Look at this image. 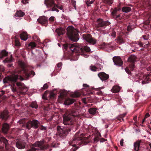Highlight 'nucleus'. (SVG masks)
I'll list each match as a JSON object with an SVG mask.
<instances>
[{
    "label": "nucleus",
    "instance_id": "obj_1",
    "mask_svg": "<svg viewBox=\"0 0 151 151\" xmlns=\"http://www.w3.org/2000/svg\"><path fill=\"white\" fill-rule=\"evenodd\" d=\"M81 135H83V134H80V132H78L75 134L73 140L69 142L70 145L75 147L74 149H76L77 150L81 145H86L89 142L88 139L81 137Z\"/></svg>",
    "mask_w": 151,
    "mask_h": 151
},
{
    "label": "nucleus",
    "instance_id": "obj_2",
    "mask_svg": "<svg viewBox=\"0 0 151 151\" xmlns=\"http://www.w3.org/2000/svg\"><path fill=\"white\" fill-rule=\"evenodd\" d=\"M63 45L65 49L69 47L73 52L79 53L80 55H82L84 52H89L91 51L90 49L87 46H80L77 43L72 44L66 43L63 44Z\"/></svg>",
    "mask_w": 151,
    "mask_h": 151
},
{
    "label": "nucleus",
    "instance_id": "obj_3",
    "mask_svg": "<svg viewBox=\"0 0 151 151\" xmlns=\"http://www.w3.org/2000/svg\"><path fill=\"white\" fill-rule=\"evenodd\" d=\"M78 115L76 109L67 111L63 115V123L65 125H72L73 124L75 119L74 117Z\"/></svg>",
    "mask_w": 151,
    "mask_h": 151
},
{
    "label": "nucleus",
    "instance_id": "obj_4",
    "mask_svg": "<svg viewBox=\"0 0 151 151\" xmlns=\"http://www.w3.org/2000/svg\"><path fill=\"white\" fill-rule=\"evenodd\" d=\"M18 78H20L22 80L24 79L23 78L20 76L17 75H13L6 77L3 79V82L4 83L12 84L13 85H12L11 87V89L12 91L14 93L17 91V89L15 87V84Z\"/></svg>",
    "mask_w": 151,
    "mask_h": 151
},
{
    "label": "nucleus",
    "instance_id": "obj_5",
    "mask_svg": "<svg viewBox=\"0 0 151 151\" xmlns=\"http://www.w3.org/2000/svg\"><path fill=\"white\" fill-rule=\"evenodd\" d=\"M45 141L43 140L35 142L32 145L30 148L27 151H38L39 150H44L48 148L49 145L45 144Z\"/></svg>",
    "mask_w": 151,
    "mask_h": 151
},
{
    "label": "nucleus",
    "instance_id": "obj_6",
    "mask_svg": "<svg viewBox=\"0 0 151 151\" xmlns=\"http://www.w3.org/2000/svg\"><path fill=\"white\" fill-rule=\"evenodd\" d=\"M57 131L56 134L60 137L64 139L70 131V127L58 125L57 127Z\"/></svg>",
    "mask_w": 151,
    "mask_h": 151
},
{
    "label": "nucleus",
    "instance_id": "obj_7",
    "mask_svg": "<svg viewBox=\"0 0 151 151\" xmlns=\"http://www.w3.org/2000/svg\"><path fill=\"white\" fill-rule=\"evenodd\" d=\"M67 34L71 41L76 42L79 39V35L77 30L73 27L69 26L66 29Z\"/></svg>",
    "mask_w": 151,
    "mask_h": 151
},
{
    "label": "nucleus",
    "instance_id": "obj_8",
    "mask_svg": "<svg viewBox=\"0 0 151 151\" xmlns=\"http://www.w3.org/2000/svg\"><path fill=\"white\" fill-rule=\"evenodd\" d=\"M19 65L21 68V74H22V76L26 79H28L29 77H33L35 75L33 71L29 70L25 68V65L24 62H20Z\"/></svg>",
    "mask_w": 151,
    "mask_h": 151
},
{
    "label": "nucleus",
    "instance_id": "obj_9",
    "mask_svg": "<svg viewBox=\"0 0 151 151\" xmlns=\"http://www.w3.org/2000/svg\"><path fill=\"white\" fill-rule=\"evenodd\" d=\"M110 24L111 23L108 21H104L103 19L99 18L97 19L95 24V28L96 30H99L101 28H104Z\"/></svg>",
    "mask_w": 151,
    "mask_h": 151
},
{
    "label": "nucleus",
    "instance_id": "obj_10",
    "mask_svg": "<svg viewBox=\"0 0 151 151\" xmlns=\"http://www.w3.org/2000/svg\"><path fill=\"white\" fill-rule=\"evenodd\" d=\"M44 3L47 7L49 9V11L59 12V10H57L55 9V7L57 5L55 3V0H45Z\"/></svg>",
    "mask_w": 151,
    "mask_h": 151
},
{
    "label": "nucleus",
    "instance_id": "obj_11",
    "mask_svg": "<svg viewBox=\"0 0 151 151\" xmlns=\"http://www.w3.org/2000/svg\"><path fill=\"white\" fill-rule=\"evenodd\" d=\"M40 122L36 119H33L32 120H29L26 123V125H23L24 127L26 126L27 128L30 130L33 127L35 129H36L39 127Z\"/></svg>",
    "mask_w": 151,
    "mask_h": 151
},
{
    "label": "nucleus",
    "instance_id": "obj_12",
    "mask_svg": "<svg viewBox=\"0 0 151 151\" xmlns=\"http://www.w3.org/2000/svg\"><path fill=\"white\" fill-rule=\"evenodd\" d=\"M137 59V57L134 55H132L128 58V61L129 63V67L131 71L133 70Z\"/></svg>",
    "mask_w": 151,
    "mask_h": 151
},
{
    "label": "nucleus",
    "instance_id": "obj_13",
    "mask_svg": "<svg viewBox=\"0 0 151 151\" xmlns=\"http://www.w3.org/2000/svg\"><path fill=\"white\" fill-rule=\"evenodd\" d=\"M82 37L87 42L94 45L96 42V40L93 38L91 35L85 34L83 35Z\"/></svg>",
    "mask_w": 151,
    "mask_h": 151
},
{
    "label": "nucleus",
    "instance_id": "obj_14",
    "mask_svg": "<svg viewBox=\"0 0 151 151\" xmlns=\"http://www.w3.org/2000/svg\"><path fill=\"white\" fill-rule=\"evenodd\" d=\"M121 14L117 12L116 10H113L111 12V15L112 18L116 20L117 22H119L122 18L120 15Z\"/></svg>",
    "mask_w": 151,
    "mask_h": 151
},
{
    "label": "nucleus",
    "instance_id": "obj_15",
    "mask_svg": "<svg viewBox=\"0 0 151 151\" xmlns=\"http://www.w3.org/2000/svg\"><path fill=\"white\" fill-rule=\"evenodd\" d=\"M16 85L18 87V89L20 94H24L27 91V88L23 83L19 82L16 83Z\"/></svg>",
    "mask_w": 151,
    "mask_h": 151
},
{
    "label": "nucleus",
    "instance_id": "obj_16",
    "mask_svg": "<svg viewBox=\"0 0 151 151\" xmlns=\"http://www.w3.org/2000/svg\"><path fill=\"white\" fill-rule=\"evenodd\" d=\"M9 112L8 111L5 109L0 113V118L3 120L6 121L9 117Z\"/></svg>",
    "mask_w": 151,
    "mask_h": 151
},
{
    "label": "nucleus",
    "instance_id": "obj_17",
    "mask_svg": "<svg viewBox=\"0 0 151 151\" xmlns=\"http://www.w3.org/2000/svg\"><path fill=\"white\" fill-rule=\"evenodd\" d=\"M113 60L114 65L121 66L123 64V62L119 56H115L113 57Z\"/></svg>",
    "mask_w": 151,
    "mask_h": 151
},
{
    "label": "nucleus",
    "instance_id": "obj_18",
    "mask_svg": "<svg viewBox=\"0 0 151 151\" xmlns=\"http://www.w3.org/2000/svg\"><path fill=\"white\" fill-rule=\"evenodd\" d=\"M37 21L40 24L46 26L48 24V18L45 16H41L39 17Z\"/></svg>",
    "mask_w": 151,
    "mask_h": 151
},
{
    "label": "nucleus",
    "instance_id": "obj_19",
    "mask_svg": "<svg viewBox=\"0 0 151 151\" xmlns=\"http://www.w3.org/2000/svg\"><path fill=\"white\" fill-rule=\"evenodd\" d=\"M142 78V84H145L149 83L151 81V75H143Z\"/></svg>",
    "mask_w": 151,
    "mask_h": 151
},
{
    "label": "nucleus",
    "instance_id": "obj_20",
    "mask_svg": "<svg viewBox=\"0 0 151 151\" xmlns=\"http://www.w3.org/2000/svg\"><path fill=\"white\" fill-rule=\"evenodd\" d=\"M98 76L100 79L102 81L107 80L109 78V75L102 72H100L98 74Z\"/></svg>",
    "mask_w": 151,
    "mask_h": 151
},
{
    "label": "nucleus",
    "instance_id": "obj_21",
    "mask_svg": "<svg viewBox=\"0 0 151 151\" xmlns=\"http://www.w3.org/2000/svg\"><path fill=\"white\" fill-rule=\"evenodd\" d=\"M26 143L24 141H18L16 143L17 147L20 149L24 148L25 147Z\"/></svg>",
    "mask_w": 151,
    "mask_h": 151
},
{
    "label": "nucleus",
    "instance_id": "obj_22",
    "mask_svg": "<svg viewBox=\"0 0 151 151\" xmlns=\"http://www.w3.org/2000/svg\"><path fill=\"white\" fill-rule=\"evenodd\" d=\"M9 124L7 123H4L3 124L2 128V131L5 134H6L9 129Z\"/></svg>",
    "mask_w": 151,
    "mask_h": 151
},
{
    "label": "nucleus",
    "instance_id": "obj_23",
    "mask_svg": "<svg viewBox=\"0 0 151 151\" xmlns=\"http://www.w3.org/2000/svg\"><path fill=\"white\" fill-rule=\"evenodd\" d=\"M55 31L59 36L64 34L65 32V29L62 27L57 28Z\"/></svg>",
    "mask_w": 151,
    "mask_h": 151
},
{
    "label": "nucleus",
    "instance_id": "obj_24",
    "mask_svg": "<svg viewBox=\"0 0 151 151\" xmlns=\"http://www.w3.org/2000/svg\"><path fill=\"white\" fill-rule=\"evenodd\" d=\"M141 142V141H137L134 143V149L135 151H138L139 150Z\"/></svg>",
    "mask_w": 151,
    "mask_h": 151
},
{
    "label": "nucleus",
    "instance_id": "obj_25",
    "mask_svg": "<svg viewBox=\"0 0 151 151\" xmlns=\"http://www.w3.org/2000/svg\"><path fill=\"white\" fill-rule=\"evenodd\" d=\"M20 38L24 41H26L28 39L27 35L26 32L21 33L20 35Z\"/></svg>",
    "mask_w": 151,
    "mask_h": 151
},
{
    "label": "nucleus",
    "instance_id": "obj_26",
    "mask_svg": "<svg viewBox=\"0 0 151 151\" xmlns=\"http://www.w3.org/2000/svg\"><path fill=\"white\" fill-rule=\"evenodd\" d=\"M8 53V52L5 50H2L0 52V59H2L4 57L7 56Z\"/></svg>",
    "mask_w": 151,
    "mask_h": 151
},
{
    "label": "nucleus",
    "instance_id": "obj_27",
    "mask_svg": "<svg viewBox=\"0 0 151 151\" xmlns=\"http://www.w3.org/2000/svg\"><path fill=\"white\" fill-rule=\"evenodd\" d=\"M115 41L116 42L119 44H121L125 43V41L121 37L119 36L117 38L115 39Z\"/></svg>",
    "mask_w": 151,
    "mask_h": 151
},
{
    "label": "nucleus",
    "instance_id": "obj_28",
    "mask_svg": "<svg viewBox=\"0 0 151 151\" xmlns=\"http://www.w3.org/2000/svg\"><path fill=\"white\" fill-rule=\"evenodd\" d=\"M25 15V13L21 10L17 11L15 14V16L19 17H22Z\"/></svg>",
    "mask_w": 151,
    "mask_h": 151
},
{
    "label": "nucleus",
    "instance_id": "obj_29",
    "mask_svg": "<svg viewBox=\"0 0 151 151\" xmlns=\"http://www.w3.org/2000/svg\"><path fill=\"white\" fill-rule=\"evenodd\" d=\"M29 106L35 109H37L38 108V106L37 103L36 101H32L29 104Z\"/></svg>",
    "mask_w": 151,
    "mask_h": 151
},
{
    "label": "nucleus",
    "instance_id": "obj_30",
    "mask_svg": "<svg viewBox=\"0 0 151 151\" xmlns=\"http://www.w3.org/2000/svg\"><path fill=\"white\" fill-rule=\"evenodd\" d=\"M97 109L95 108H91L89 109L88 112L90 114L94 115L96 112Z\"/></svg>",
    "mask_w": 151,
    "mask_h": 151
},
{
    "label": "nucleus",
    "instance_id": "obj_31",
    "mask_svg": "<svg viewBox=\"0 0 151 151\" xmlns=\"http://www.w3.org/2000/svg\"><path fill=\"white\" fill-rule=\"evenodd\" d=\"M74 102V99H68L65 101L64 103L65 105H69L73 104Z\"/></svg>",
    "mask_w": 151,
    "mask_h": 151
},
{
    "label": "nucleus",
    "instance_id": "obj_32",
    "mask_svg": "<svg viewBox=\"0 0 151 151\" xmlns=\"http://www.w3.org/2000/svg\"><path fill=\"white\" fill-rule=\"evenodd\" d=\"M130 7L128 6H124L122 8V11L124 12L127 13L131 10Z\"/></svg>",
    "mask_w": 151,
    "mask_h": 151
},
{
    "label": "nucleus",
    "instance_id": "obj_33",
    "mask_svg": "<svg viewBox=\"0 0 151 151\" xmlns=\"http://www.w3.org/2000/svg\"><path fill=\"white\" fill-rule=\"evenodd\" d=\"M103 88V87H102L96 88V90L98 91L96 93L98 95L100 96L103 95V92L101 91V89Z\"/></svg>",
    "mask_w": 151,
    "mask_h": 151
},
{
    "label": "nucleus",
    "instance_id": "obj_34",
    "mask_svg": "<svg viewBox=\"0 0 151 151\" xmlns=\"http://www.w3.org/2000/svg\"><path fill=\"white\" fill-rule=\"evenodd\" d=\"M114 0H103V2L109 5H111L113 3Z\"/></svg>",
    "mask_w": 151,
    "mask_h": 151
},
{
    "label": "nucleus",
    "instance_id": "obj_35",
    "mask_svg": "<svg viewBox=\"0 0 151 151\" xmlns=\"http://www.w3.org/2000/svg\"><path fill=\"white\" fill-rule=\"evenodd\" d=\"M120 90L119 87L116 86H114L111 89V91L114 93H117Z\"/></svg>",
    "mask_w": 151,
    "mask_h": 151
},
{
    "label": "nucleus",
    "instance_id": "obj_36",
    "mask_svg": "<svg viewBox=\"0 0 151 151\" xmlns=\"http://www.w3.org/2000/svg\"><path fill=\"white\" fill-rule=\"evenodd\" d=\"M25 119L24 118L18 121V123H19L20 124H23L22 126L23 127H26V126L24 127L23 126V125H25L24 124L25 123Z\"/></svg>",
    "mask_w": 151,
    "mask_h": 151
},
{
    "label": "nucleus",
    "instance_id": "obj_37",
    "mask_svg": "<svg viewBox=\"0 0 151 151\" xmlns=\"http://www.w3.org/2000/svg\"><path fill=\"white\" fill-rule=\"evenodd\" d=\"M15 45L16 46L18 47L20 46L21 45L19 39L17 38L16 37L15 39Z\"/></svg>",
    "mask_w": 151,
    "mask_h": 151
},
{
    "label": "nucleus",
    "instance_id": "obj_38",
    "mask_svg": "<svg viewBox=\"0 0 151 151\" xmlns=\"http://www.w3.org/2000/svg\"><path fill=\"white\" fill-rule=\"evenodd\" d=\"M36 44L35 42H31L29 43L28 46L29 47H30L32 48H33L36 47Z\"/></svg>",
    "mask_w": 151,
    "mask_h": 151
},
{
    "label": "nucleus",
    "instance_id": "obj_39",
    "mask_svg": "<svg viewBox=\"0 0 151 151\" xmlns=\"http://www.w3.org/2000/svg\"><path fill=\"white\" fill-rule=\"evenodd\" d=\"M12 55L11 56L10 58H6L5 60H3L4 63H9L12 62Z\"/></svg>",
    "mask_w": 151,
    "mask_h": 151
},
{
    "label": "nucleus",
    "instance_id": "obj_40",
    "mask_svg": "<svg viewBox=\"0 0 151 151\" xmlns=\"http://www.w3.org/2000/svg\"><path fill=\"white\" fill-rule=\"evenodd\" d=\"M4 69L3 66H0V79L2 78V72H4Z\"/></svg>",
    "mask_w": 151,
    "mask_h": 151
},
{
    "label": "nucleus",
    "instance_id": "obj_41",
    "mask_svg": "<svg viewBox=\"0 0 151 151\" xmlns=\"http://www.w3.org/2000/svg\"><path fill=\"white\" fill-rule=\"evenodd\" d=\"M1 139L2 141L5 144L6 147V146L8 144V142L7 140L4 137H2L1 138Z\"/></svg>",
    "mask_w": 151,
    "mask_h": 151
},
{
    "label": "nucleus",
    "instance_id": "obj_42",
    "mask_svg": "<svg viewBox=\"0 0 151 151\" xmlns=\"http://www.w3.org/2000/svg\"><path fill=\"white\" fill-rule=\"evenodd\" d=\"M93 1H94L93 0H87L86 1V3L88 6H90V5L93 3Z\"/></svg>",
    "mask_w": 151,
    "mask_h": 151
},
{
    "label": "nucleus",
    "instance_id": "obj_43",
    "mask_svg": "<svg viewBox=\"0 0 151 151\" xmlns=\"http://www.w3.org/2000/svg\"><path fill=\"white\" fill-rule=\"evenodd\" d=\"M126 113H125L123 114L120 115L119 116L120 118H119L118 119L119 120H121V119H122V120L123 121L124 119H123V118H124V117L125 116H126Z\"/></svg>",
    "mask_w": 151,
    "mask_h": 151
},
{
    "label": "nucleus",
    "instance_id": "obj_44",
    "mask_svg": "<svg viewBox=\"0 0 151 151\" xmlns=\"http://www.w3.org/2000/svg\"><path fill=\"white\" fill-rule=\"evenodd\" d=\"M126 72L129 74L131 75V73L130 70L129 69L128 67H126L125 69Z\"/></svg>",
    "mask_w": 151,
    "mask_h": 151
},
{
    "label": "nucleus",
    "instance_id": "obj_45",
    "mask_svg": "<svg viewBox=\"0 0 151 151\" xmlns=\"http://www.w3.org/2000/svg\"><path fill=\"white\" fill-rule=\"evenodd\" d=\"M71 1L73 6L74 7L75 9H76V1L74 0H71Z\"/></svg>",
    "mask_w": 151,
    "mask_h": 151
},
{
    "label": "nucleus",
    "instance_id": "obj_46",
    "mask_svg": "<svg viewBox=\"0 0 151 151\" xmlns=\"http://www.w3.org/2000/svg\"><path fill=\"white\" fill-rule=\"evenodd\" d=\"M48 87V86L47 84H45L43 87L41 88V90H44L47 88Z\"/></svg>",
    "mask_w": 151,
    "mask_h": 151
},
{
    "label": "nucleus",
    "instance_id": "obj_47",
    "mask_svg": "<svg viewBox=\"0 0 151 151\" xmlns=\"http://www.w3.org/2000/svg\"><path fill=\"white\" fill-rule=\"evenodd\" d=\"M49 96L50 99H53L55 96V94L53 92L50 93V94Z\"/></svg>",
    "mask_w": 151,
    "mask_h": 151
},
{
    "label": "nucleus",
    "instance_id": "obj_48",
    "mask_svg": "<svg viewBox=\"0 0 151 151\" xmlns=\"http://www.w3.org/2000/svg\"><path fill=\"white\" fill-rule=\"evenodd\" d=\"M91 70L93 71H96L97 69V68L95 66H91L90 67Z\"/></svg>",
    "mask_w": 151,
    "mask_h": 151
},
{
    "label": "nucleus",
    "instance_id": "obj_49",
    "mask_svg": "<svg viewBox=\"0 0 151 151\" xmlns=\"http://www.w3.org/2000/svg\"><path fill=\"white\" fill-rule=\"evenodd\" d=\"M47 127L44 126L43 125H42L39 127V129L42 130H47Z\"/></svg>",
    "mask_w": 151,
    "mask_h": 151
},
{
    "label": "nucleus",
    "instance_id": "obj_50",
    "mask_svg": "<svg viewBox=\"0 0 151 151\" xmlns=\"http://www.w3.org/2000/svg\"><path fill=\"white\" fill-rule=\"evenodd\" d=\"M74 96L75 97H78L80 96L81 94L78 92H75L74 94Z\"/></svg>",
    "mask_w": 151,
    "mask_h": 151
},
{
    "label": "nucleus",
    "instance_id": "obj_51",
    "mask_svg": "<svg viewBox=\"0 0 151 151\" xmlns=\"http://www.w3.org/2000/svg\"><path fill=\"white\" fill-rule=\"evenodd\" d=\"M99 138L98 137H96L94 138L93 140L94 142L95 143H96V142L99 141Z\"/></svg>",
    "mask_w": 151,
    "mask_h": 151
},
{
    "label": "nucleus",
    "instance_id": "obj_52",
    "mask_svg": "<svg viewBox=\"0 0 151 151\" xmlns=\"http://www.w3.org/2000/svg\"><path fill=\"white\" fill-rule=\"evenodd\" d=\"M56 5H57V6H55V9L57 10H58V9H60V10H62L63 9V8L62 7V6H59L58 5V4H56Z\"/></svg>",
    "mask_w": 151,
    "mask_h": 151
},
{
    "label": "nucleus",
    "instance_id": "obj_53",
    "mask_svg": "<svg viewBox=\"0 0 151 151\" xmlns=\"http://www.w3.org/2000/svg\"><path fill=\"white\" fill-rule=\"evenodd\" d=\"M111 36H112L113 37H115L116 36V32L115 31H113L111 34Z\"/></svg>",
    "mask_w": 151,
    "mask_h": 151
},
{
    "label": "nucleus",
    "instance_id": "obj_54",
    "mask_svg": "<svg viewBox=\"0 0 151 151\" xmlns=\"http://www.w3.org/2000/svg\"><path fill=\"white\" fill-rule=\"evenodd\" d=\"M55 19V17H54L52 16L49 19V20L51 22H53L54 21Z\"/></svg>",
    "mask_w": 151,
    "mask_h": 151
},
{
    "label": "nucleus",
    "instance_id": "obj_55",
    "mask_svg": "<svg viewBox=\"0 0 151 151\" xmlns=\"http://www.w3.org/2000/svg\"><path fill=\"white\" fill-rule=\"evenodd\" d=\"M146 5L149 6L150 8H151V4L149 0L147 1L146 3Z\"/></svg>",
    "mask_w": 151,
    "mask_h": 151
},
{
    "label": "nucleus",
    "instance_id": "obj_56",
    "mask_svg": "<svg viewBox=\"0 0 151 151\" xmlns=\"http://www.w3.org/2000/svg\"><path fill=\"white\" fill-rule=\"evenodd\" d=\"M33 39L35 41H37V42H39V41H40V39L38 38V37H37V36H34L33 37Z\"/></svg>",
    "mask_w": 151,
    "mask_h": 151
},
{
    "label": "nucleus",
    "instance_id": "obj_57",
    "mask_svg": "<svg viewBox=\"0 0 151 151\" xmlns=\"http://www.w3.org/2000/svg\"><path fill=\"white\" fill-rule=\"evenodd\" d=\"M7 151H15V150L14 148L10 147L7 150Z\"/></svg>",
    "mask_w": 151,
    "mask_h": 151
},
{
    "label": "nucleus",
    "instance_id": "obj_58",
    "mask_svg": "<svg viewBox=\"0 0 151 151\" xmlns=\"http://www.w3.org/2000/svg\"><path fill=\"white\" fill-rule=\"evenodd\" d=\"M62 65V63H58L57 65V66L58 68H60L61 67Z\"/></svg>",
    "mask_w": 151,
    "mask_h": 151
},
{
    "label": "nucleus",
    "instance_id": "obj_59",
    "mask_svg": "<svg viewBox=\"0 0 151 151\" xmlns=\"http://www.w3.org/2000/svg\"><path fill=\"white\" fill-rule=\"evenodd\" d=\"M28 0H22V2L24 4H26V3H28L27 1Z\"/></svg>",
    "mask_w": 151,
    "mask_h": 151
},
{
    "label": "nucleus",
    "instance_id": "obj_60",
    "mask_svg": "<svg viewBox=\"0 0 151 151\" xmlns=\"http://www.w3.org/2000/svg\"><path fill=\"white\" fill-rule=\"evenodd\" d=\"M123 141L124 139H122L120 142V144L121 146H123Z\"/></svg>",
    "mask_w": 151,
    "mask_h": 151
},
{
    "label": "nucleus",
    "instance_id": "obj_61",
    "mask_svg": "<svg viewBox=\"0 0 151 151\" xmlns=\"http://www.w3.org/2000/svg\"><path fill=\"white\" fill-rule=\"evenodd\" d=\"M114 10H116L117 12H119V11L121 10V9L120 8H115Z\"/></svg>",
    "mask_w": 151,
    "mask_h": 151
},
{
    "label": "nucleus",
    "instance_id": "obj_62",
    "mask_svg": "<svg viewBox=\"0 0 151 151\" xmlns=\"http://www.w3.org/2000/svg\"><path fill=\"white\" fill-rule=\"evenodd\" d=\"M150 116V115L148 113H147L145 114V118H147V117H149Z\"/></svg>",
    "mask_w": 151,
    "mask_h": 151
},
{
    "label": "nucleus",
    "instance_id": "obj_63",
    "mask_svg": "<svg viewBox=\"0 0 151 151\" xmlns=\"http://www.w3.org/2000/svg\"><path fill=\"white\" fill-rule=\"evenodd\" d=\"M138 45H139L141 47H142L143 46V44L141 42H139L138 43Z\"/></svg>",
    "mask_w": 151,
    "mask_h": 151
},
{
    "label": "nucleus",
    "instance_id": "obj_64",
    "mask_svg": "<svg viewBox=\"0 0 151 151\" xmlns=\"http://www.w3.org/2000/svg\"><path fill=\"white\" fill-rule=\"evenodd\" d=\"M127 31L129 32L131 30V28L130 27L128 26L127 27Z\"/></svg>",
    "mask_w": 151,
    "mask_h": 151
}]
</instances>
